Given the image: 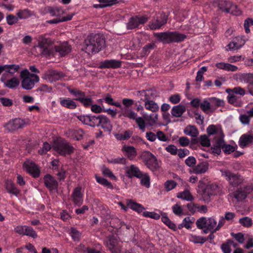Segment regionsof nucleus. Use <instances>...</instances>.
<instances>
[{
  "label": "nucleus",
  "instance_id": "obj_64",
  "mask_svg": "<svg viewBox=\"0 0 253 253\" xmlns=\"http://www.w3.org/2000/svg\"><path fill=\"white\" fill-rule=\"evenodd\" d=\"M185 164L189 167H193L196 163V159L193 156L188 157L185 161Z\"/></svg>",
  "mask_w": 253,
  "mask_h": 253
},
{
  "label": "nucleus",
  "instance_id": "obj_1",
  "mask_svg": "<svg viewBox=\"0 0 253 253\" xmlns=\"http://www.w3.org/2000/svg\"><path fill=\"white\" fill-rule=\"evenodd\" d=\"M105 39L100 34H91L84 40L82 50L88 54L98 52L105 47Z\"/></svg>",
  "mask_w": 253,
  "mask_h": 253
},
{
  "label": "nucleus",
  "instance_id": "obj_35",
  "mask_svg": "<svg viewBox=\"0 0 253 253\" xmlns=\"http://www.w3.org/2000/svg\"><path fill=\"white\" fill-rule=\"evenodd\" d=\"M240 80L245 83H248L253 87V74H242L240 75Z\"/></svg>",
  "mask_w": 253,
  "mask_h": 253
},
{
  "label": "nucleus",
  "instance_id": "obj_30",
  "mask_svg": "<svg viewBox=\"0 0 253 253\" xmlns=\"http://www.w3.org/2000/svg\"><path fill=\"white\" fill-rule=\"evenodd\" d=\"M127 206L128 208L138 213L141 212L145 209L141 204L133 202L131 200H128Z\"/></svg>",
  "mask_w": 253,
  "mask_h": 253
},
{
  "label": "nucleus",
  "instance_id": "obj_44",
  "mask_svg": "<svg viewBox=\"0 0 253 253\" xmlns=\"http://www.w3.org/2000/svg\"><path fill=\"white\" fill-rule=\"evenodd\" d=\"M239 223L245 227H250L253 224V220L251 218L248 216L243 217L239 219Z\"/></svg>",
  "mask_w": 253,
  "mask_h": 253
},
{
  "label": "nucleus",
  "instance_id": "obj_12",
  "mask_svg": "<svg viewBox=\"0 0 253 253\" xmlns=\"http://www.w3.org/2000/svg\"><path fill=\"white\" fill-rule=\"evenodd\" d=\"M31 78H25L21 81V86L23 89L30 90L34 87L35 84L39 82L40 79L38 75L31 73Z\"/></svg>",
  "mask_w": 253,
  "mask_h": 253
},
{
  "label": "nucleus",
  "instance_id": "obj_33",
  "mask_svg": "<svg viewBox=\"0 0 253 253\" xmlns=\"http://www.w3.org/2000/svg\"><path fill=\"white\" fill-rule=\"evenodd\" d=\"M124 149L126 155L130 160L133 159L137 155L136 149L133 146H124Z\"/></svg>",
  "mask_w": 253,
  "mask_h": 253
},
{
  "label": "nucleus",
  "instance_id": "obj_37",
  "mask_svg": "<svg viewBox=\"0 0 253 253\" xmlns=\"http://www.w3.org/2000/svg\"><path fill=\"white\" fill-rule=\"evenodd\" d=\"M177 197L187 201H192L194 200L193 196L191 195L188 190H185L184 191L179 193L177 194Z\"/></svg>",
  "mask_w": 253,
  "mask_h": 253
},
{
  "label": "nucleus",
  "instance_id": "obj_34",
  "mask_svg": "<svg viewBox=\"0 0 253 253\" xmlns=\"http://www.w3.org/2000/svg\"><path fill=\"white\" fill-rule=\"evenodd\" d=\"M162 221L171 229L176 231L177 228L175 224L173 223L167 216L166 213H162Z\"/></svg>",
  "mask_w": 253,
  "mask_h": 253
},
{
  "label": "nucleus",
  "instance_id": "obj_21",
  "mask_svg": "<svg viewBox=\"0 0 253 253\" xmlns=\"http://www.w3.org/2000/svg\"><path fill=\"white\" fill-rule=\"evenodd\" d=\"M62 74L54 70L50 71L48 74H45L42 78L52 83L58 81L62 77Z\"/></svg>",
  "mask_w": 253,
  "mask_h": 253
},
{
  "label": "nucleus",
  "instance_id": "obj_62",
  "mask_svg": "<svg viewBox=\"0 0 253 253\" xmlns=\"http://www.w3.org/2000/svg\"><path fill=\"white\" fill-rule=\"evenodd\" d=\"M216 225V221L212 217L207 219V228L209 229H213Z\"/></svg>",
  "mask_w": 253,
  "mask_h": 253
},
{
  "label": "nucleus",
  "instance_id": "obj_55",
  "mask_svg": "<svg viewBox=\"0 0 253 253\" xmlns=\"http://www.w3.org/2000/svg\"><path fill=\"white\" fill-rule=\"evenodd\" d=\"M99 3H102L104 8L110 7L119 3L118 0H97Z\"/></svg>",
  "mask_w": 253,
  "mask_h": 253
},
{
  "label": "nucleus",
  "instance_id": "obj_60",
  "mask_svg": "<svg viewBox=\"0 0 253 253\" xmlns=\"http://www.w3.org/2000/svg\"><path fill=\"white\" fill-rule=\"evenodd\" d=\"M0 101L5 107H10L13 104L12 100L6 97H0Z\"/></svg>",
  "mask_w": 253,
  "mask_h": 253
},
{
  "label": "nucleus",
  "instance_id": "obj_52",
  "mask_svg": "<svg viewBox=\"0 0 253 253\" xmlns=\"http://www.w3.org/2000/svg\"><path fill=\"white\" fill-rule=\"evenodd\" d=\"M200 107L202 111L207 113L208 111L211 108L210 101L207 100H204L201 103Z\"/></svg>",
  "mask_w": 253,
  "mask_h": 253
},
{
  "label": "nucleus",
  "instance_id": "obj_57",
  "mask_svg": "<svg viewBox=\"0 0 253 253\" xmlns=\"http://www.w3.org/2000/svg\"><path fill=\"white\" fill-rule=\"evenodd\" d=\"M110 218L112 219V220L110 221V226L113 228H117V227H116V226L114 224V222H120L119 219L118 218H112L111 215L110 214V211H106V215L105 216V219L106 220H107Z\"/></svg>",
  "mask_w": 253,
  "mask_h": 253
},
{
  "label": "nucleus",
  "instance_id": "obj_16",
  "mask_svg": "<svg viewBox=\"0 0 253 253\" xmlns=\"http://www.w3.org/2000/svg\"><path fill=\"white\" fill-rule=\"evenodd\" d=\"M24 167L25 168L26 171L34 178L39 177L40 170L35 163L27 161L24 163Z\"/></svg>",
  "mask_w": 253,
  "mask_h": 253
},
{
  "label": "nucleus",
  "instance_id": "obj_23",
  "mask_svg": "<svg viewBox=\"0 0 253 253\" xmlns=\"http://www.w3.org/2000/svg\"><path fill=\"white\" fill-rule=\"evenodd\" d=\"M67 89L68 91L75 97V98L73 99L74 100L80 101L85 96L84 92L80 90L77 88H71L70 87H68Z\"/></svg>",
  "mask_w": 253,
  "mask_h": 253
},
{
  "label": "nucleus",
  "instance_id": "obj_56",
  "mask_svg": "<svg viewBox=\"0 0 253 253\" xmlns=\"http://www.w3.org/2000/svg\"><path fill=\"white\" fill-rule=\"evenodd\" d=\"M143 215L146 217H150L154 219H159L160 218V215L154 211H144L143 213Z\"/></svg>",
  "mask_w": 253,
  "mask_h": 253
},
{
  "label": "nucleus",
  "instance_id": "obj_42",
  "mask_svg": "<svg viewBox=\"0 0 253 253\" xmlns=\"http://www.w3.org/2000/svg\"><path fill=\"white\" fill-rule=\"evenodd\" d=\"M95 178L97 182L107 187L108 188L113 189L114 187L110 182L108 181L106 179L95 175Z\"/></svg>",
  "mask_w": 253,
  "mask_h": 253
},
{
  "label": "nucleus",
  "instance_id": "obj_22",
  "mask_svg": "<svg viewBox=\"0 0 253 253\" xmlns=\"http://www.w3.org/2000/svg\"><path fill=\"white\" fill-rule=\"evenodd\" d=\"M137 93H140V95L144 94L145 98L143 101H153L157 96L156 91L151 89L138 91Z\"/></svg>",
  "mask_w": 253,
  "mask_h": 253
},
{
  "label": "nucleus",
  "instance_id": "obj_5",
  "mask_svg": "<svg viewBox=\"0 0 253 253\" xmlns=\"http://www.w3.org/2000/svg\"><path fill=\"white\" fill-rule=\"evenodd\" d=\"M71 51V46L68 42H65L60 44L58 46L52 47L50 50L47 49L43 50V53L48 56H54L55 54L58 52L61 56H64L68 54Z\"/></svg>",
  "mask_w": 253,
  "mask_h": 253
},
{
  "label": "nucleus",
  "instance_id": "obj_59",
  "mask_svg": "<svg viewBox=\"0 0 253 253\" xmlns=\"http://www.w3.org/2000/svg\"><path fill=\"white\" fill-rule=\"evenodd\" d=\"M195 219L194 217H191L189 216L186 217L182 221L183 225L187 229H190L191 228L190 224L194 222Z\"/></svg>",
  "mask_w": 253,
  "mask_h": 253
},
{
  "label": "nucleus",
  "instance_id": "obj_15",
  "mask_svg": "<svg viewBox=\"0 0 253 253\" xmlns=\"http://www.w3.org/2000/svg\"><path fill=\"white\" fill-rule=\"evenodd\" d=\"M44 183L49 191L57 190L58 184L57 180L49 174H46L43 177Z\"/></svg>",
  "mask_w": 253,
  "mask_h": 253
},
{
  "label": "nucleus",
  "instance_id": "obj_4",
  "mask_svg": "<svg viewBox=\"0 0 253 253\" xmlns=\"http://www.w3.org/2000/svg\"><path fill=\"white\" fill-rule=\"evenodd\" d=\"M140 159L145 165L153 172L158 171L161 167V162L156 157L148 151L143 152L140 155Z\"/></svg>",
  "mask_w": 253,
  "mask_h": 253
},
{
  "label": "nucleus",
  "instance_id": "obj_49",
  "mask_svg": "<svg viewBox=\"0 0 253 253\" xmlns=\"http://www.w3.org/2000/svg\"><path fill=\"white\" fill-rule=\"evenodd\" d=\"M5 71L10 74H13L17 72L20 68L18 65L11 64V65H5Z\"/></svg>",
  "mask_w": 253,
  "mask_h": 253
},
{
  "label": "nucleus",
  "instance_id": "obj_41",
  "mask_svg": "<svg viewBox=\"0 0 253 253\" xmlns=\"http://www.w3.org/2000/svg\"><path fill=\"white\" fill-rule=\"evenodd\" d=\"M210 101L211 108L212 107H215V108L217 107L223 106L224 105V101L222 99H220L216 97H211L209 98Z\"/></svg>",
  "mask_w": 253,
  "mask_h": 253
},
{
  "label": "nucleus",
  "instance_id": "obj_54",
  "mask_svg": "<svg viewBox=\"0 0 253 253\" xmlns=\"http://www.w3.org/2000/svg\"><path fill=\"white\" fill-rule=\"evenodd\" d=\"M70 234L74 241H79L81 237V233L76 228H71Z\"/></svg>",
  "mask_w": 253,
  "mask_h": 253
},
{
  "label": "nucleus",
  "instance_id": "obj_46",
  "mask_svg": "<svg viewBox=\"0 0 253 253\" xmlns=\"http://www.w3.org/2000/svg\"><path fill=\"white\" fill-rule=\"evenodd\" d=\"M140 179V183L142 185L145 186L147 188L150 187V176L147 173H143L141 178H138Z\"/></svg>",
  "mask_w": 253,
  "mask_h": 253
},
{
  "label": "nucleus",
  "instance_id": "obj_19",
  "mask_svg": "<svg viewBox=\"0 0 253 253\" xmlns=\"http://www.w3.org/2000/svg\"><path fill=\"white\" fill-rule=\"evenodd\" d=\"M167 20L168 16L165 13H162L160 16L157 17L155 22L149 24L150 28L151 30L158 29L167 23Z\"/></svg>",
  "mask_w": 253,
  "mask_h": 253
},
{
  "label": "nucleus",
  "instance_id": "obj_24",
  "mask_svg": "<svg viewBox=\"0 0 253 253\" xmlns=\"http://www.w3.org/2000/svg\"><path fill=\"white\" fill-rule=\"evenodd\" d=\"M46 9L47 12L49 13L52 16H58L65 13V10L61 6H48Z\"/></svg>",
  "mask_w": 253,
  "mask_h": 253
},
{
  "label": "nucleus",
  "instance_id": "obj_38",
  "mask_svg": "<svg viewBox=\"0 0 253 253\" xmlns=\"http://www.w3.org/2000/svg\"><path fill=\"white\" fill-rule=\"evenodd\" d=\"M19 81L16 77H13L11 79L7 80V81L4 83V86L13 89L16 88L19 84Z\"/></svg>",
  "mask_w": 253,
  "mask_h": 253
},
{
  "label": "nucleus",
  "instance_id": "obj_11",
  "mask_svg": "<svg viewBox=\"0 0 253 253\" xmlns=\"http://www.w3.org/2000/svg\"><path fill=\"white\" fill-rule=\"evenodd\" d=\"M148 18L146 16H135L129 18L126 24L127 29L131 30L137 28L139 25L144 24L147 22Z\"/></svg>",
  "mask_w": 253,
  "mask_h": 253
},
{
  "label": "nucleus",
  "instance_id": "obj_63",
  "mask_svg": "<svg viewBox=\"0 0 253 253\" xmlns=\"http://www.w3.org/2000/svg\"><path fill=\"white\" fill-rule=\"evenodd\" d=\"M165 149L171 155H176L177 154L178 149L174 145H169L165 148Z\"/></svg>",
  "mask_w": 253,
  "mask_h": 253
},
{
  "label": "nucleus",
  "instance_id": "obj_28",
  "mask_svg": "<svg viewBox=\"0 0 253 253\" xmlns=\"http://www.w3.org/2000/svg\"><path fill=\"white\" fill-rule=\"evenodd\" d=\"M253 141V135L245 134L240 137L239 145L241 147L244 148L248 144L252 143Z\"/></svg>",
  "mask_w": 253,
  "mask_h": 253
},
{
  "label": "nucleus",
  "instance_id": "obj_14",
  "mask_svg": "<svg viewBox=\"0 0 253 253\" xmlns=\"http://www.w3.org/2000/svg\"><path fill=\"white\" fill-rule=\"evenodd\" d=\"M126 174L128 178L132 177L141 178L143 172L139 168L135 165H131L130 166L126 167Z\"/></svg>",
  "mask_w": 253,
  "mask_h": 253
},
{
  "label": "nucleus",
  "instance_id": "obj_32",
  "mask_svg": "<svg viewBox=\"0 0 253 253\" xmlns=\"http://www.w3.org/2000/svg\"><path fill=\"white\" fill-rule=\"evenodd\" d=\"M233 246L235 247L236 244L234 243L233 241L229 239L226 242L223 243L221 246V249L224 253H231V249L230 247Z\"/></svg>",
  "mask_w": 253,
  "mask_h": 253
},
{
  "label": "nucleus",
  "instance_id": "obj_45",
  "mask_svg": "<svg viewBox=\"0 0 253 253\" xmlns=\"http://www.w3.org/2000/svg\"><path fill=\"white\" fill-rule=\"evenodd\" d=\"M132 132L129 130H126L124 133L117 134L115 136L117 139L120 140H127L130 137Z\"/></svg>",
  "mask_w": 253,
  "mask_h": 253
},
{
  "label": "nucleus",
  "instance_id": "obj_18",
  "mask_svg": "<svg viewBox=\"0 0 253 253\" xmlns=\"http://www.w3.org/2000/svg\"><path fill=\"white\" fill-rule=\"evenodd\" d=\"M122 65L121 61L115 59L105 60L100 63L99 68L101 69L104 68H120Z\"/></svg>",
  "mask_w": 253,
  "mask_h": 253
},
{
  "label": "nucleus",
  "instance_id": "obj_17",
  "mask_svg": "<svg viewBox=\"0 0 253 253\" xmlns=\"http://www.w3.org/2000/svg\"><path fill=\"white\" fill-rule=\"evenodd\" d=\"M52 44L51 40L49 38H45L43 36H40L38 40V46L42 49L41 53L43 55L48 56L43 53V50L45 49L50 50L51 47L49 46Z\"/></svg>",
  "mask_w": 253,
  "mask_h": 253
},
{
  "label": "nucleus",
  "instance_id": "obj_48",
  "mask_svg": "<svg viewBox=\"0 0 253 253\" xmlns=\"http://www.w3.org/2000/svg\"><path fill=\"white\" fill-rule=\"evenodd\" d=\"M145 120L148 122V124L152 126L157 124L158 120V115L156 114H151L150 115L146 117Z\"/></svg>",
  "mask_w": 253,
  "mask_h": 253
},
{
  "label": "nucleus",
  "instance_id": "obj_53",
  "mask_svg": "<svg viewBox=\"0 0 253 253\" xmlns=\"http://www.w3.org/2000/svg\"><path fill=\"white\" fill-rule=\"evenodd\" d=\"M196 224L199 229L207 228V218L205 217H201L197 220Z\"/></svg>",
  "mask_w": 253,
  "mask_h": 253
},
{
  "label": "nucleus",
  "instance_id": "obj_2",
  "mask_svg": "<svg viewBox=\"0 0 253 253\" xmlns=\"http://www.w3.org/2000/svg\"><path fill=\"white\" fill-rule=\"evenodd\" d=\"M155 37L164 44L181 42L186 38V35L177 32H166L156 33L155 34Z\"/></svg>",
  "mask_w": 253,
  "mask_h": 253
},
{
  "label": "nucleus",
  "instance_id": "obj_6",
  "mask_svg": "<svg viewBox=\"0 0 253 253\" xmlns=\"http://www.w3.org/2000/svg\"><path fill=\"white\" fill-rule=\"evenodd\" d=\"M53 149L62 155H70L74 151V147L64 139L57 140L53 145Z\"/></svg>",
  "mask_w": 253,
  "mask_h": 253
},
{
  "label": "nucleus",
  "instance_id": "obj_47",
  "mask_svg": "<svg viewBox=\"0 0 253 253\" xmlns=\"http://www.w3.org/2000/svg\"><path fill=\"white\" fill-rule=\"evenodd\" d=\"M6 189L9 193L16 196H17L19 194V190L16 187L13 183L7 184Z\"/></svg>",
  "mask_w": 253,
  "mask_h": 253
},
{
  "label": "nucleus",
  "instance_id": "obj_9",
  "mask_svg": "<svg viewBox=\"0 0 253 253\" xmlns=\"http://www.w3.org/2000/svg\"><path fill=\"white\" fill-rule=\"evenodd\" d=\"M26 125L24 120L16 118L10 120L4 126L8 131L12 132L23 128Z\"/></svg>",
  "mask_w": 253,
  "mask_h": 253
},
{
  "label": "nucleus",
  "instance_id": "obj_26",
  "mask_svg": "<svg viewBox=\"0 0 253 253\" xmlns=\"http://www.w3.org/2000/svg\"><path fill=\"white\" fill-rule=\"evenodd\" d=\"M60 103L61 106L69 109H75L77 108L76 103L69 98L60 99Z\"/></svg>",
  "mask_w": 253,
  "mask_h": 253
},
{
  "label": "nucleus",
  "instance_id": "obj_27",
  "mask_svg": "<svg viewBox=\"0 0 253 253\" xmlns=\"http://www.w3.org/2000/svg\"><path fill=\"white\" fill-rule=\"evenodd\" d=\"M184 133L192 137H197L199 134V131L195 126L189 125L185 127Z\"/></svg>",
  "mask_w": 253,
  "mask_h": 253
},
{
  "label": "nucleus",
  "instance_id": "obj_13",
  "mask_svg": "<svg viewBox=\"0 0 253 253\" xmlns=\"http://www.w3.org/2000/svg\"><path fill=\"white\" fill-rule=\"evenodd\" d=\"M218 186L216 185L209 184L206 186L203 190V198L206 202L211 201V197L216 194Z\"/></svg>",
  "mask_w": 253,
  "mask_h": 253
},
{
  "label": "nucleus",
  "instance_id": "obj_3",
  "mask_svg": "<svg viewBox=\"0 0 253 253\" xmlns=\"http://www.w3.org/2000/svg\"><path fill=\"white\" fill-rule=\"evenodd\" d=\"M221 175L228 182V191L230 195L237 199V173L229 169L221 170Z\"/></svg>",
  "mask_w": 253,
  "mask_h": 253
},
{
  "label": "nucleus",
  "instance_id": "obj_7",
  "mask_svg": "<svg viewBox=\"0 0 253 253\" xmlns=\"http://www.w3.org/2000/svg\"><path fill=\"white\" fill-rule=\"evenodd\" d=\"M92 127L101 126L102 128L110 131L112 129L110 120L105 116L99 115L93 116Z\"/></svg>",
  "mask_w": 253,
  "mask_h": 253
},
{
  "label": "nucleus",
  "instance_id": "obj_58",
  "mask_svg": "<svg viewBox=\"0 0 253 253\" xmlns=\"http://www.w3.org/2000/svg\"><path fill=\"white\" fill-rule=\"evenodd\" d=\"M18 16L16 17L12 14H9L6 17L7 23L9 25L16 23L18 21Z\"/></svg>",
  "mask_w": 253,
  "mask_h": 253
},
{
  "label": "nucleus",
  "instance_id": "obj_51",
  "mask_svg": "<svg viewBox=\"0 0 253 253\" xmlns=\"http://www.w3.org/2000/svg\"><path fill=\"white\" fill-rule=\"evenodd\" d=\"M199 139L200 140V143L202 146L209 147L210 146V140L207 135L204 134L201 135L199 137Z\"/></svg>",
  "mask_w": 253,
  "mask_h": 253
},
{
  "label": "nucleus",
  "instance_id": "obj_39",
  "mask_svg": "<svg viewBox=\"0 0 253 253\" xmlns=\"http://www.w3.org/2000/svg\"><path fill=\"white\" fill-rule=\"evenodd\" d=\"M93 116L91 115H80L77 116V118L84 124L87 125L92 127Z\"/></svg>",
  "mask_w": 253,
  "mask_h": 253
},
{
  "label": "nucleus",
  "instance_id": "obj_25",
  "mask_svg": "<svg viewBox=\"0 0 253 253\" xmlns=\"http://www.w3.org/2000/svg\"><path fill=\"white\" fill-rule=\"evenodd\" d=\"M186 111L184 105L179 104L172 107L171 111L172 115L175 117H180Z\"/></svg>",
  "mask_w": 253,
  "mask_h": 253
},
{
  "label": "nucleus",
  "instance_id": "obj_36",
  "mask_svg": "<svg viewBox=\"0 0 253 253\" xmlns=\"http://www.w3.org/2000/svg\"><path fill=\"white\" fill-rule=\"evenodd\" d=\"M116 242L117 239L114 235H110L108 237L106 246L113 253L115 252V246Z\"/></svg>",
  "mask_w": 253,
  "mask_h": 253
},
{
  "label": "nucleus",
  "instance_id": "obj_61",
  "mask_svg": "<svg viewBox=\"0 0 253 253\" xmlns=\"http://www.w3.org/2000/svg\"><path fill=\"white\" fill-rule=\"evenodd\" d=\"M252 25H253V19L248 18L245 21L244 26L246 33H249L250 32V27Z\"/></svg>",
  "mask_w": 253,
  "mask_h": 253
},
{
  "label": "nucleus",
  "instance_id": "obj_29",
  "mask_svg": "<svg viewBox=\"0 0 253 253\" xmlns=\"http://www.w3.org/2000/svg\"><path fill=\"white\" fill-rule=\"evenodd\" d=\"M226 92L228 93V102L232 104H234L235 103H236L237 96L235 95L234 94H237V87H234L233 90L230 88H228L226 90Z\"/></svg>",
  "mask_w": 253,
  "mask_h": 253
},
{
  "label": "nucleus",
  "instance_id": "obj_8",
  "mask_svg": "<svg viewBox=\"0 0 253 253\" xmlns=\"http://www.w3.org/2000/svg\"><path fill=\"white\" fill-rule=\"evenodd\" d=\"M123 117L128 118L130 120H135L140 129L144 131L146 127V125L142 117L137 118V114L132 110H124L122 113Z\"/></svg>",
  "mask_w": 253,
  "mask_h": 253
},
{
  "label": "nucleus",
  "instance_id": "obj_40",
  "mask_svg": "<svg viewBox=\"0 0 253 253\" xmlns=\"http://www.w3.org/2000/svg\"><path fill=\"white\" fill-rule=\"evenodd\" d=\"M145 108L152 112H156L158 111L159 107L158 104L154 101H145L144 104Z\"/></svg>",
  "mask_w": 253,
  "mask_h": 253
},
{
  "label": "nucleus",
  "instance_id": "obj_50",
  "mask_svg": "<svg viewBox=\"0 0 253 253\" xmlns=\"http://www.w3.org/2000/svg\"><path fill=\"white\" fill-rule=\"evenodd\" d=\"M24 235H27L33 238H36L38 237L37 234L33 228L30 226H26Z\"/></svg>",
  "mask_w": 253,
  "mask_h": 253
},
{
  "label": "nucleus",
  "instance_id": "obj_43",
  "mask_svg": "<svg viewBox=\"0 0 253 253\" xmlns=\"http://www.w3.org/2000/svg\"><path fill=\"white\" fill-rule=\"evenodd\" d=\"M31 15V11L28 9L20 10L17 13L18 17L20 19L28 18L30 17Z\"/></svg>",
  "mask_w": 253,
  "mask_h": 253
},
{
  "label": "nucleus",
  "instance_id": "obj_31",
  "mask_svg": "<svg viewBox=\"0 0 253 253\" xmlns=\"http://www.w3.org/2000/svg\"><path fill=\"white\" fill-rule=\"evenodd\" d=\"M208 163H201L193 169V172L196 174L204 173L208 169Z\"/></svg>",
  "mask_w": 253,
  "mask_h": 253
},
{
  "label": "nucleus",
  "instance_id": "obj_10",
  "mask_svg": "<svg viewBox=\"0 0 253 253\" xmlns=\"http://www.w3.org/2000/svg\"><path fill=\"white\" fill-rule=\"evenodd\" d=\"M214 5L217 6L218 8L223 12L226 13H231L233 14L236 15L234 13L233 9L236 8V5H233L232 3L227 0H217L214 2Z\"/></svg>",
  "mask_w": 253,
  "mask_h": 253
},
{
  "label": "nucleus",
  "instance_id": "obj_20",
  "mask_svg": "<svg viewBox=\"0 0 253 253\" xmlns=\"http://www.w3.org/2000/svg\"><path fill=\"white\" fill-rule=\"evenodd\" d=\"M253 191V187L250 185L240 186L238 189V201L245 200L247 195Z\"/></svg>",
  "mask_w": 253,
  "mask_h": 253
}]
</instances>
